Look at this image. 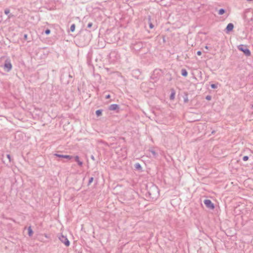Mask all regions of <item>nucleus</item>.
I'll return each instance as SVG.
<instances>
[{"label":"nucleus","mask_w":253,"mask_h":253,"mask_svg":"<svg viewBox=\"0 0 253 253\" xmlns=\"http://www.w3.org/2000/svg\"><path fill=\"white\" fill-rule=\"evenodd\" d=\"M197 54H198L199 56H200V55L202 54V52H201V51H198L197 52Z\"/></svg>","instance_id":"nucleus-20"},{"label":"nucleus","mask_w":253,"mask_h":253,"mask_svg":"<svg viewBox=\"0 0 253 253\" xmlns=\"http://www.w3.org/2000/svg\"><path fill=\"white\" fill-rule=\"evenodd\" d=\"M45 33L46 34L48 35L50 33V31L49 29L45 30Z\"/></svg>","instance_id":"nucleus-16"},{"label":"nucleus","mask_w":253,"mask_h":253,"mask_svg":"<svg viewBox=\"0 0 253 253\" xmlns=\"http://www.w3.org/2000/svg\"><path fill=\"white\" fill-rule=\"evenodd\" d=\"M204 204L208 208L213 210L214 208V206L211 201L210 200H205Z\"/></svg>","instance_id":"nucleus-2"},{"label":"nucleus","mask_w":253,"mask_h":253,"mask_svg":"<svg viewBox=\"0 0 253 253\" xmlns=\"http://www.w3.org/2000/svg\"><path fill=\"white\" fill-rule=\"evenodd\" d=\"M174 96H175V92H173L172 93H171V94L170 95V99L173 100L174 98Z\"/></svg>","instance_id":"nucleus-14"},{"label":"nucleus","mask_w":253,"mask_h":253,"mask_svg":"<svg viewBox=\"0 0 253 253\" xmlns=\"http://www.w3.org/2000/svg\"><path fill=\"white\" fill-rule=\"evenodd\" d=\"M101 114H102V112H101V111L100 110H97V111H96V115H97V116H100V115H101Z\"/></svg>","instance_id":"nucleus-12"},{"label":"nucleus","mask_w":253,"mask_h":253,"mask_svg":"<svg viewBox=\"0 0 253 253\" xmlns=\"http://www.w3.org/2000/svg\"><path fill=\"white\" fill-rule=\"evenodd\" d=\"M110 97V95L108 94V95L106 96V98L108 99Z\"/></svg>","instance_id":"nucleus-22"},{"label":"nucleus","mask_w":253,"mask_h":253,"mask_svg":"<svg viewBox=\"0 0 253 253\" xmlns=\"http://www.w3.org/2000/svg\"><path fill=\"white\" fill-rule=\"evenodd\" d=\"M211 87L212 88H216V87H217V86H216V85L215 84H212L211 85Z\"/></svg>","instance_id":"nucleus-17"},{"label":"nucleus","mask_w":253,"mask_h":253,"mask_svg":"<svg viewBox=\"0 0 253 253\" xmlns=\"http://www.w3.org/2000/svg\"><path fill=\"white\" fill-rule=\"evenodd\" d=\"M119 108V106L117 104H112L109 106V109L110 110H115Z\"/></svg>","instance_id":"nucleus-7"},{"label":"nucleus","mask_w":253,"mask_h":253,"mask_svg":"<svg viewBox=\"0 0 253 253\" xmlns=\"http://www.w3.org/2000/svg\"><path fill=\"white\" fill-rule=\"evenodd\" d=\"M182 76L186 77L187 76V72L185 70H183L182 71Z\"/></svg>","instance_id":"nucleus-10"},{"label":"nucleus","mask_w":253,"mask_h":253,"mask_svg":"<svg viewBox=\"0 0 253 253\" xmlns=\"http://www.w3.org/2000/svg\"><path fill=\"white\" fill-rule=\"evenodd\" d=\"M24 37H25V39H27V35H25L24 36Z\"/></svg>","instance_id":"nucleus-27"},{"label":"nucleus","mask_w":253,"mask_h":253,"mask_svg":"<svg viewBox=\"0 0 253 253\" xmlns=\"http://www.w3.org/2000/svg\"><path fill=\"white\" fill-rule=\"evenodd\" d=\"M248 159H249V157L247 156H244L243 158V160L244 161H247L248 160Z\"/></svg>","instance_id":"nucleus-15"},{"label":"nucleus","mask_w":253,"mask_h":253,"mask_svg":"<svg viewBox=\"0 0 253 253\" xmlns=\"http://www.w3.org/2000/svg\"><path fill=\"white\" fill-rule=\"evenodd\" d=\"M225 11L223 9H220L218 11L219 15H222L224 13Z\"/></svg>","instance_id":"nucleus-11"},{"label":"nucleus","mask_w":253,"mask_h":253,"mask_svg":"<svg viewBox=\"0 0 253 253\" xmlns=\"http://www.w3.org/2000/svg\"><path fill=\"white\" fill-rule=\"evenodd\" d=\"M75 161L78 163V164H79V165L80 166H82L83 165V163L82 162H81L80 160H79V157L78 156H76L75 157Z\"/></svg>","instance_id":"nucleus-8"},{"label":"nucleus","mask_w":253,"mask_h":253,"mask_svg":"<svg viewBox=\"0 0 253 253\" xmlns=\"http://www.w3.org/2000/svg\"><path fill=\"white\" fill-rule=\"evenodd\" d=\"M93 180V178L92 177H91V178L90 179V180H89V183H91V182H92Z\"/></svg>","instance_id":"nucleus-21"},{"label":"nucleus","mask_w":253,"mask_h":253,"mask_svg":"<svg viewBox=\"0 0 253 253\" xmlns=\"http://www.w3.org/2000/svg\"><path fill=\"white\" fill-rule=\"evenodd\" d=\"M7 158L10 160V155H7Z\"/></svg>","instance_id":"nucleus-23"},{"label":"nucleus","mask_w":253,"mask_h":253,"mask_svg":"<svg viewBox=\"0 0 253 253\" xmlns=\"http://www.w3.org/2000/svg\"><path fill=\"white\" fill-rule=\"evenodd\" d=\"M149 27L151 29H153L154 28V26L151 23H149Z\"/></svg>","instance_id":"nucleus-18"},{"label":"nucleus","mask_w":253,"mask_h":253,"mask_svg":"<svg viewBox=\"0 0 253 253\" xmlns=\"http://www.w3.org/2000/svg\"><path fill=\"white\" fill-rule=\"evenodd\" d=\"M92 24L91 23H88V25H87V27L88 28H90L91 26H92Z\"/></svg>","instance_id":"nucleus-19"},{"label":"nucleus","mask_w":253,"mask_h":253,"mask_svg":"<svg viewBox=\"0 0 253 253\" xmlns=\"http://www.w3.org/2000/svg\"><path fill=\"white\" fill-rule=\"evenodd\" d=\"M5 14H8L9 13V11H5Z\"/></svg>","instance_id":"nucleus-24"},{"label":"nucleus","mask_w":253,"mask_h":253,"mask_svg":"<svg viewBox=\"0 0 253 253\" xmlns=\"http://www.w3.org/2000/svg\"><path fill=\"white\" fill-rule=\"evenodd\" d=\"M70 30L72 32L75 31V24H73L71 25V26L70 27Z\"/></svg>","instance_id":"nucleus-9"},{"label":"nucleus","mask_w":253,"mask_h":253,"mask_svg":"<svg viewBox=\"0 0 253 253\" xmlns=\"http://www.w3.org/2000/svg\"><path fill=\"white\" fill-rule=\"evenodd\" d=\"M28 231H29V234L30 236H31L32 235V233H33V231H32V229L31 228V227H29V229H28Z\"/></svg>","instance_id":"nucleus-13"},{"label":"nucleus","mask_w":253,"mask_h":253,"mask_svg":"<svg viewBox=\"0 0 253 253\" xmlns=\"http://www.w3.org/2000/svg\"><path fill=\"white\" fill-rule=\"evenodd\" d=\"M234 28V25L232 23H229L228 24V25L226 27V30L228 32L231 31Z\"/></svg>","instance_id":"nucleus-6"},{"label":"nucleus","mask_w":253,"mask_h":253,"mask_svg":"<svg viewBox=\"0 0 253 253\" xmlns=\"http://www.w3.org/2000/svg\"><path fill=\"white\" fill-rule=\"evenodd\" d=\"M56 157H59V158H65V159H68V160H70L72 159V156H70V155H59V154H55L54 155Z\"/></svg>","instance_id":"nucleus-5"},{"label":"nucleus","mask_w":253,"mask_h":253,"mask_svg":"<svg viewBox=\"0 0 253 253\" xmlns=\"http://www.w3.org/2000/svg\"><path fill=\"white\" fill-rule=\"evenodd\" d=\"M207 99H208V100H210V96H207Z\"/></svg>","instance_id":"nucleus-25"},{"label":"nucleus","mask_w":253,"mask_h":253,"mask_svg":"<svg viewBox=\"0 0 253 253\" xmlns=\"http://www.w3.org/2000/svg\"><path fill=\"white\" fill-rule=\"evenodd\" d=\"M239 49L242 51L246 55L248 56H250L251 55L250 51L246 47H243L242 46L239 47Z\"/></svg>","instance_id":"nucleus-3"},{"label":"nucleus","mask_w":253,"mask_h":253,"mask_svg":"<svg viewBox=\"0 0 253 253\" xmlns=\"http://www.w3.org/2000/svg\"><path fill=\"white\" fill-rule=\"evenodd\" d=\"M59 239L66 246L68 247L70 245V242L66 237L61 235Z\"/></svg>","instance_id":"nucleus-1"},{"label":"nucleus","mask_w":253,"mask_h":253,"mask_svg":"<svg viewBox=\"0 0 253 253\" xmlns=\"http://www.w3.org/2000/svg\"><path fill=\"white\" fill-rule=\"evenodd\" d=\"M4 69L7 71H9L12 69V64L9 61H6L4 66Z\"/></svg>","instance_id":"nucleus-4"},{"label":"nucleus","mask_w":253,"mask_h":253,"mask_svg":"<svg viewBox=\"0 0 253 253\" xmlns=\"http://www.w3.org/2000/svg\"><path fill=\"white\" fill-rule=\"evenodd\" d=\"M205 48L207 49H209V47L208 46H205Z\"/></svg>","instance_id":"nucleus-26"}]
</instances>
